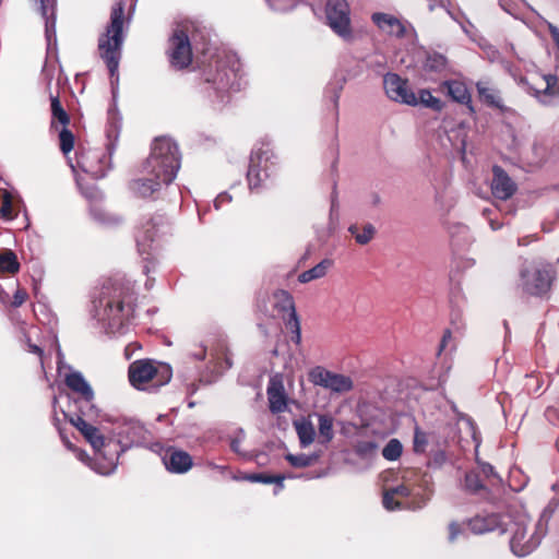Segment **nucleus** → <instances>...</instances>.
<instances>
[{
  "label": "nucleus",
  "mask_w": 559,
  "mask_h": 559,
  "mask_svg": "<svg viewBox=\"0 0 559 559\" xmlns=\"http://www.w3.org/2000/svg\"><path fill=\"white\" fill-rule=\"evenodd\" d=\"M403 453V444L399 439H391L382 449V456L386 461H396Z\"/></svg>",
  "instance_id": "obj_39"
},
{
  "label": "nucleus",
  "mask_w": 559,
  "mask_h": 559,
  "mask_svg": "<svg viewBox=\"0 0 559 559\" xmlns=\"http://www.w3.org/2000/svg\"><path fill=\"white\" fill-rule=\"evenodd\" d=\"M126 4V0H119L112 5L106 32L98 39V50L108 68L110 76H115L118 71L121 47L124 39L123 26L132 17L135 0H130L127 15L124 13Z\"/></svg>",
  "instance_id": "obj_3"
},
{
  "label": "nucleus",
  "mask_w": 559,
  "mask_h": 559,
  "mask_svg": "<svg viewBox=\"0 0 559 559\" xmlns=\"http://www.w3.org/2000/svg\"><path fill=\"white\" fill-rule=\"evenodd\" d=\"M205 356V349L202 350L201 355L199 356L200 359H203Z\"/></svg>",
  "instance_id": "obj_58"
},
{
  "label": "nucleus",
  "mask_w": 559,
  "mask_h": 559,
  "mask_svg": "<svg viewBox=\"0 0 559 559\" xmlns=\"http://www.w3.org/2000/svg\"><path fill=\"white\" fill-rule=\"evenodd\" d=\"M28 298V294L24 288H17L13 295L11 306L13 308L21 307Z\"/></svg>",
  "instance_id": "obj_52"
},
{
  "label": "nucleus",
  "mask_w": 559,
  "mask_h": 559,
  "mask_svg": "<svg viewBox=\"0 0 559 559\" xmlns=\"http://www.w3.org/2000/svg\"><path fill=\"white\" fill-rule=\"evenodd\" d=\"M440 90L453 100L462 105L468 106L473 111L472 96L466 84L459 80H448L441 83Z\"/></svg>",
  "instance_id": "obj_15"
},
{
  "label": "nucleus",
  "mask_w": 559,
  "mask_h": 559,
  "mask_svg": "<svg viewBox=\"0 0 559 559\" xmlns=\"http://www.w3.org/2000/svg\"><path fill=\"white\" fill-rule=\"evenodd\" d=\"M248 480L252 483H262V484H277L282 489L284 487L283 481L285 479L284 475H271L266 473H257L250 474L246 477Z\"/></svg>",
  "instance_id": "obj_41"
},
{
  "label": "nucleus",
  "mask_w": 559,
  "mask_h": 559,
  "mask_svg": "<svg viewBox=\"0 0 559 559\" xmlns=\"http://www.w3.org/2000/svg\"><path fill=\"white\" fill-rule=\"evenodd\" d=\"M274 157L272 148L265 144L252 151L247 171V180L251 190L262 188L271 178L275 167V163L272 160Z\"/></svg>",
  "instance_id": "obj_6"
},
{
  "label": "nucleus",
  "mask_w": 559,
  "mask_h": 559,
  "mask_svg": "<svg viewBox=\"0 0 559 559\" xmlns=\"http://www.w3.org/2000/svg\"><path fill=\"white\" fill-rule=\"evenodd\" d=\"M106 153L100 150H81L76 153L78 166L94 178L106 175Z\"/></svg>",
  "instance_id": "obj_12"
},
{
  "label": "nucleus",
  "mask_w": 559,
  "mask_h": 559,
  "mask_svg": "<svg viewBox=\"0 0 559 559\" xmlns=\"http://www.w3.org/2000/svg\"><path fill=\"white\" fill-rule=\"evenodd\" d=\"M526 380H530V381H531V380H535V378H534L533 376H527V374H526ZM528 384H530V383H528V381H526V386H527Z\"/></svg>",
  "instance_id": "obj_57"
},
{
  "label": "nucleus",
  "mask_w": 559,
  "mask_h": 559,
  "mask_svg": "<svg viewBox=\"0 0 559 559\" xmlns=\"http://www.w3.org/2000/svg\"><path fill=\"white\" fill-rule=\"evenodd\" d=\"M146 430L138 420H126L119 431V436L127 439L130 443H139L145 439Z\"/></svg>",
  "instance_id": "obj_25"
},
{
  "label": "nucleus",
  "mask_w": 559,
  "mask_h": 559,
  "mask_svg": "<svg viewBox=\"0 0 559 559\" xmlns=\"http://www.w3.org/2000/svg\"><path fill=\"white\" fill-rule=\"evenodd\" d=\"M225 362H226V367H227V368H230V367H231V365H233V362H231V360H230V358H229V357H226V358H225Z\"/></svg>",
  "instance_id": "obj_56"
},
{
  "label": "nucleus",
  "mask_w": 559,
  "mask_h": 559,
  "mask_svg": "<svg viewBox=\"0 0 559 559\" xmlns=\"http://www.w3.org/2000/svg\"><path fill=\"white\" fill-rule=\"evenodd\" d=\"M181 155L178 144L168 136L156 138L151 153L143 164L141 178L130 181L129 188L139 198H150L163 186L170 185L180 168Z\"/></svg>",
  "instance_id": "obj_1"
},
{
  "label": "nucleus",
  "mask_w": 559,
  "mask_h": 559,
  "mask_svg": "<svg viewBox=\"0 0 559 559\" xmlns=\"http://www.w3.org/2000/svg\"><path fill=\"white\" fill-rule=\"evenodd\" d=\"M167 223V219L164 215H156L146 221L145 224L142 225V236L138 235V241L143 240L144 242H152L155 239V236L160 227H164Z\"/></svg>",
  "instance_id": "obj_26"
},
{
  "label": "nucleus",
  "mask_w": 559,
  "mask_h": 559,
  "mask_svg": "<svg viewBox=\"0 0 559 559\" xmlns=\"http://www.w3.org/2000/svg\"><path fill=\"white\" fill-rule=\"evenodd\" d=\"M556 278L557 270L554 264L540 262L534 265L531 273L526 275V294L548 298Z\"/></svg>",
  "instance_id": "obj_8"
},
{
  "label": "nucleus",
  "mask_w": 559,
  "mask_h": 559,
  "mask_svg": "<svg viewBox=\"0 0 559 559\" xmlns=\"http://www.w3.org/2000/svg\"><path fill=\"white\" fill-rule=\"evenodd\" d=\"M135 285L127 280L106 281L93 300L94 317L111 332L122 330L134 317Z\"/></svg>",
  "instance_id": "obj_2"
},
{
  "label": "nucleus",
  "mask_w": 559,
  "mask_h": 559,
  "mask_svg": "<svg viewBox=\"0 0 559 559\" xmlns=\"http://www.w3.org/2000/svg\"><path fill=\"white\" fill-rule=\"evenodd\" d=\"M476 87H477L479 99L483 103H485L486 105H488L490 107H496V108H499L501 106L500 98H499L497 92L493 88L489 87L487 85V83L478 82L476 84Z\"/></svg>",
  "instance_id": "obj_35"
},
{
  "label": "nucleus",
  "mask_w": 559,
  "mask_h": 559,
  "mask_svg": "<svg viewBox=\"0 0 559 559\" xmlns=\"http://www.w3.org/2000/svg\"><path fill=\"white\" fill-rule=\"evenodd\" d=\"M551 39L557 48L556 60V74L537 75L536 82H533L530 90L533 95L545 105H550L556 98H559V28L552 24L548 26Z\"/></svg>",
  "instance_id": "obj_7"
},
{
  "label": "nucleus",
  "mask_w": 559,
  "mask_h": 559,
  "mask_svg": "<svg viewBox=\"0 0 559 559\" xmlns=\"http://www.w3.org/2000/svg\"><path fill=\"white\" fill-rule=\"evenodd\" d=\"M451 340H452V332H451V330L447 329L443 332V335H442V338H441V342H440V345H439V350H438L439 355L445 349L448 343Z\"/></svg>",
  "instance_id": "obj_54"
},
{
  "label": "nucleus",
  "mask_w": 559,
  "mask_h": 559,
  "mask_svg": "<svg viewBox=\"0 0 559 559\" xmlns=\"http://www.w3.org/2000/svg\"><path fill=\"white\" fill-rule=\"evenodd\" d=\"M285 325L287 329L292 332V341L299 345L301 343V328H300V321L297 313H293L292 319H285Z\"/></svg>",
  "instance_id": "obj_45"
},
{
  "label": "nucleus",
  "mask_w": 559,
  "mask_h": 559,
  "mask_svg": "<svg viewBox=\"0 0 559 559\" xmlns=\"http://www.w3.org/2000/svg\"><path fill=\"white\" fill-rule=\"evenodd\" d=\"M557 448H558V450H559V438H558V441H557Z\"/></svg>",
  "instance_id": "obj_62"
},
{
  "label": "nucleus",
  "mask_w": 559,
  "mask_h": 559,
  "mask_svg": "<svg viewBox=\"0 0 559 559\" xmlns=\"http://www.w3.org/2000/svg\"><path fill=\"white\" fill-rule=\"evenodd\" d=\"M50 110H51V128H57L56 122H59L62 127L70 124V116L61 105L59 95L50 94Z\"/></svg>",
  "instance_id": "obj_28"
},
{
  "label": "nucleus",
  "mask_w": 559,
  "mask_h": 559,
  "mask_svg": "<svg viewBox=\"0 0 559 559\" xmlns=\"http://www.w3.org/2000/svg\"><path fill=\"white\" fill-rule=\"evenodd\" d=\"M477 464L479 468L477 472L480 473V476L483 477L484 481H486L487 486L492 489L500 488L502 479L495 471V467L489 463L480 462L478 459Z\"/></svg>",
  "instance_id": "obj_32"
},
{
  "label": "nucleus",
  "mask_w": 559,
  "mask_h": 559,
  "mask_svg": "<svg viewBox=\"0 0 559 559\" xmlns=\"http://www.w3.org/2000/svg\"><path fill=\"white\" fill-rule=\"evenodd\" d=\"M266 393L270 411L273 414L285 412L287 407V396L283 383L281 381L271 380Z\"/></svg>",
  "instance_id": "obj_18"
},
{
  "label": "nucleus",
  "mask_w": 559,
  "mask_h": 559,
  "mask_svg": "<svg viewBox=\"0 0 559 559\" xmlns=\"http://www.w3.org/2000/svg\"><path fill=\"white\" fill-rule=\"evenodd\" d=\"M333 265L331 259H323L320 263L311 267L310 270L304 271L299 274L298 281L300 283H309L314 280L322 278L326 275L329 269Z\"/></svg>",
  "instance_id": "obj_29"
},
{
  "label": "nucleus",
  "mask_w": 559,
  "mask_h": 559,
  "mask_svg": "<svg viewBox=\"0 0 559 559\" xmlns=\"http://www.w3.org/2000/svg\"><path fill=\"white\" fill-rule=\"evenodd\" d=\"M294 427L301 448H307L314 441L316 430L314 426L309 419L301 418L299 420H295Z\"/></svg>",
  "instance_id": "obj_27"
},
{
  "label": "nucleus",
  "mask_w": 559,
  "mask_h": 559,
  "mask_svg": "<svg viewBox=\"0 0 559 559\" xmlns=\"http://www.w3.org/2000/svg\"><path fill=\"white\" fill-rule=\"evenodd\" d=\"M548 158V147L542 142H535L532 145V158L530 165L540 167Z\"/></svg>",
  "instance_id": "obj_38"
},
{
  "label": "nucleus",
  "mask_w": 559,
  "mask_h": 559,
  "mask_svg": "<svg viewBox=\"0 0 559 559\" xmlns=\"http://www.w3.org/2000/svg\"><path fill=\"white\" fill-rule=\"evenodd\" d=\"M377 449L378 444L374 441H358L354 447L355 453L361 459L371 457Z\"/></svg>",
  "instance_id": "obj_46"
},
{
  "label": "nucleus",
  "mask_w": 559,
  "mask_h": 559,
  "mask_svg": "<svg viewBox=\"0 0 559 559\" xmlns=\"http://www.w3.org/2000/svg\"><path fill=\"white\" fill-rule=\"evenodd\" d=\"M171 376L173 371L168 365L151 359L134 360L128 369L129 381L138 390H144L148 384L162 386L170 381Z\"/></svg>",
  "instance_id": "obj_5"
},
{
  "label": "nucleus",
  "mask_w": 559,
  "mask_h": 559,
  "mask_svg": "<svg viewBox=\"0 0 559 559\" xmlns=\"http://www.w3.org/2000/svg\"><path fill=\"white\" fill-rule=\"evenodd\" d=\"M166 469L173 474H185L193 466L192 456L176 447H168L162 456Z\"/></svg>",
  "instance_id": "obj_14"
},
{
  "label": "nucleus",
  "mask_w": 559,
  "mask_h": 559,
  "mask_svg": "<svg viewBox=\"0 0 559 559\" xmlns=\"http://www.w3.org/2000/svg\"><path fill=\"white\" fill-rule=\"evenodd\" d=\"M233 449H238V445H235V442L231 443Z\"/></svg>",
  "instance_id": "obj_60"
},
{
  "label": "nucleus",
  "mask_w": 559,
  "mask_h": 559,
  "mask_svg": "<svg viewBox=\"0 0 559 559\" xmlns=\"http://www.w3.org/2000/svg\"><path fill=\"white\" fill-rule=\"evenodd\" d=\"M233 449H238V445H235V442L231 443Z\"/></svg>",
  "instance_id": "obj_61"
},
{
  "label": "nucleus",
  "mask_w": 559,
  "mask_h": 559,
  "mask_svg": "<svg viewBox=\"0 0 559 559\" xmlns=\"http://www.w3.org/2000/svg\"><path fill=\"white\" fill-rule=\"evenodd\" d=\"M325 16L331 29L344 39L352 38L350 8L346 0H328Z\"/></svg>",
  "instance_id": "obj_9"
},
{
  "label": "nucleus",
  "mask_w": 559,
  "mask_h": 559,
  "mask_svg": "<svg viewBox=\"0 0 559 559\" xmlns=\"http://www.w3.org/2000/svg\"><path fill=\"white\" fill-rule=\"evenodd\" d=\"M348 231L355 237L356 242L359 245H367L376 234V229L371 224L364 225L361 230L357 225H352Z\"/></svg>",
  "instance_id": "obj_37"
},
{
  "label": "nucleus",
  "mask_w": 559,
  "mask_h": 559,
  "mask_svg": "<svg viewBox=\"0 0 559 559\" xmlns=\"http://www.w3.org/2000/svg\"><path fill=\"white\" fill-rule=\"evenodd\" d=\"M234 76L235 74L226 67H216V73L214 75L207 73L205 82L212 84L217 96L222 97L230 88Z\"/></svg>",
  "instance_id": "obj_20"
},
{
  "label": "nucleus",
  "mask_w": 559,
  "mask_h": 559,
  "mask_svg": "<svg viewBox=\"0 0 559 559\" xmlns=\"http://www.w3.org/2000/svg\"><path fill=\"white\" fill-rule=\"evenodd\" d=\"M464 487L472 495H479L487 500L491 499L492 488L487 486L477 471H471L465 474Z\"/></svg>",
  "instance_id": "obj_21"
},
{
  "label": "nucleus",
  "mask_w": 559,
  "mask_h": 559,
  "mask_svg": "<svg viewBox=\"0 0 559 559\" xmlns=\"http://www.w3.org/2000/svg\"><path fill=\"white\" fill-rule=\"evenodd\" d=\"M20 262L16 254L7 249L0 253V272L15 274L20 271Z\"/></svg>",
  "instance_id": "obj_34"
},
{
  "label": "nucleus",
  "mask_w": 559,
  "mask_h": 559,
  "mask_svg": "<svg viewBox=\"0 0 559 559\" xmlns=\"http://www.w3.org/2000/svg\"><path fill=\"white\" fill-rule=\"evenodd\" d=\"M0 214L4 219L11 221L15 217L12 198L8 191H4L1 199Z\"/></svg>",
  "instance_id": "obj_49"
},
{
  "label": "nucleus",
  "mask_w": 559,
  "mask_h": 559,
  "mask_svg": "<svg viewBox=\"0 0 559 559\" xmlns=\"http://www.w3.org/2000/svg\"><path fill=\"white\" fill-rule=\"evenodd\" d=\"M417 105H421V106L432 109L433 111H437V112L442 111V109L444 107L443 102L440 98L435 97L431 94V92L427 88L419 90L418 95H416L415 106H417Z\"/></svg>",
  "instance_id": "obj_31"
},
{
  "label": "nucleus",
  "mask_w": 559,
  "mask_h": 559,
  "mask_svg": "<svg viewBox=\"0 0 559 559\" xmlns=\"http://www.w3.org/2000/svg\"><path fill=\"white\" fill-rule=\"evenodd\" d=\"M331 374V371L324 369L323 367H314L309 371V381L312 382L314 385H320L325 388L329 377Z\"/></svg>",
  "instance_id": "obj_43"
},
{
  "label": "nucleus",
  "mask_w": 559,
  "mask_h": 559,
  "mask_svg": "<svg viewBox=\"0 0 559 559\" xmlns=\"http://www.w3.org/2000/svg\"><path fill=\"white\" fill-rule=\"evenodd\" d=\"M449 542L453 543L462 533V526L457 522H451L449 524Z\"/></svg>",
  "instance_id": "obj_53"
},
{
  "label": "nucleus",
  "mask_w": 559,
  "mask_h": 559,
  "mask_svg": "<svg viewBox=\"0 0 559 559\" xmlns=\"http://www.w3.org/2000/svg\"><path fill=\"white\" fill-rule=\"evenodd\" d=\"M169 63L176 70L187 69L192 63V48L188 32L176 28L169 38L167 50Z\"/></svg>",
  "instance_id": "obj_10"
},
{
  "label": "nucleus",
  "mask_w": 559,
  "mask_h": 559,
  "mask_svg": "<svg viewBox=\"0 0 559 559\" xmlns=\"http://www.w3.org/2000/svg\"><path fill=\"white\" fill-rule=\"evenodd\" d=\"M447 60L441 55H435L427 59L426 67L431 71H441L445 68Z\"/></svg>",
  "instance_id": "obj_51"
},
{
  "label": "nucleus",
  "mask_w": 559,
  "mask_h": 559,
  "mask_svg": "<svg viewBox=\"0 0 559 559\" xmlns=\"http://www.w3.org/2000/svg\"><path fill=\"white\" fill-rule=\"evenodd\" d=\"M34 1L38 5L39 12L46 22V27L48 28L49 25L53 26L55 21H56L53 3H50L49 0H34Z\"/></svg>",
  "instance_id": "obj_42"
},
{
  "label": "nucleus",
  "mask_w": 559,
  "mask_h": 559,
  "mask_svg": "<svg viewBox=\"0 0 559 559\" xmlns=\"http://www.w3.org/2000/svg\"><path fill=\"white\" fill-rule=\"evenodd\" d=\"M383 85L390 99L415 107L416 94L411 88L408 80L402 79L396 73H386L383 78Z\"/></svg>",
  "instance_id": "obj_11"
},
{
  "label": "nucleus",
  "mask_w": 559,
  "mask_h": 559,
  "mask_svg": "<svg viewBox=\"0 0 559 559\" xmlns=\"http://www.w3.org/2000/svg\"><path fill=\"white\" fill-rule=\"evenodd\" d=\"M69 421L82 433L95 451V469L102 475L111 474L122 452L118 442L107 440L98 428L83 417H70Z\"/></svg>",
  "instance_id": "obj_4"
},
{
  "label": "nucleus",
  "mask_w": 559,
  "mask_h": 559,
  "mask_svg": "<svg viewBox=\"0 0 559 559\" xmlns=\"http://www.w3.org/2000/svg\"><path fill=\"white\" fill-rule=\"evenodd\" d=\"M490 225H491L492 229H498V228L500 227V226H496V225L493 224V222H491V223H490Z\"/></svg>",
  "instance_id": "obj_59"
},
{
  "label": "nucleus",
  "mask_w": 559,
  "mask_h": 559,
  "mask_svg": "<svg viewBox=\"0 0 559 559\" xmlns=\"http://www.w3.org/2000/svg\"><path fill=\"white\" fill-rule=\"evenodd\" d=\"M523 540H524V530L516 531L510 540L511 551L518 557L524 556Z\"/></svg>",
  "instance_id": "obj_50"
},
{
  "label": "nucleus",
  "mask_w": 559,
  "mask_h": 559,
  "mask_svg": "<svg viewBox=\"0 0 559 559\" xmlns=\"http://www.w3.org/2000/svg\"><path fill=\"white\" fill-rule=\"evenodd\" d=\"M64 384L75 397L91 396L94 393L93 388L79 371H71L64 377Z\"/></svg>",
  "instance_id": "obj_22"
},
{
  "label": "nucleus",
  "mask_w": 559,
  "mask_h": 559,
  "mask_svg": "<svg viewBox=\"0 0 559 559\" xmlns=\"http://www.w3.org/2000/svg\"><path fill=\"white\" fill-rule=\"evenodd\" d=\"M353 381L349 377L331 372L325 389L335 392H347L352 390Z\"/></svg>",
  "instance_id": "obj_36"
},
{
  "label": "nucleus",
  "mask_w": 559,
  "mask_h": 559,
  "mask_svg": "<svg viewBox=\"0 0 559 559\" xmlns=\"http://www.w3.org/2000/svg\"><path fill=\"white\" fill-rule=\"evenodd\" d=\"M491 170L490 190L493 198L501 201L511 199L518 190L516 182L499 165H493Z\"/></svg>",
  "instance_id": "obj_13"
},
{
  "label": "nucleus",
  "mask_w": 559,
  "mask_h": 559,
  "mask_svg": "<svg viewBox=\"0 0 559 559\" xmlns=\"http://www.w3.org/2000/svg\"><path fill=\"white\" fill-rule=\"evenodd\" d=\"M500 524L499 515L491 513L476 515L468 521V527L475 534H485L495 531Z\"/></svg>",
  "instance_id": "obj_24"
},
{
  "label": "nucleus",
  "mask_w": 559,
  "mask_h": 559,
  "mask_svg": "<svg viewBox=\"0 0 559 559\" xmlns=\"http://www.w3.org/2000/svg\"><path fill=\"white\" fill-rule=\"evenodd\" d=\"M333 423L334 419L329 414H319L318 415V429H319V436L318 441L321 444H328L332 441L334 438V430H333Z\"/></svg>",
  "instance_id": "obj_30"
},
{
  "label": "nucleus",
  "mask_w": 559,
  "mask_h": 559,
  "mask_svg": "<svg viewBox=\"0 0 559 559\" xmlns=\"http://www.w3.org/2000/svg\"><path fill=\"white\" fill-rule=\"evenodd\" d=\"M91 215L95 222L105 226H116L121 223L119 217L110 215L97 206L91 209Z\"/></svg>",
  "instance_id": "obj_40"
},
{
  "label": "nucleus",
  "mask_w": 559,
  "mask_h": 559,
  "mask_svg": "<svg viewBox=\"0 0 559 559\" xmlns=\"http://www.w3.org/2000/svg\"><path fill=\"white\" fill-rule=\"evenodd\" d=\"M392 492H394L395 497L402 501H412L413 499L418 500L421 496H427L426 493H413L412 489L407 485H399L396 487L391 488Z\"/></svg>",
  "instance_id": "obj_48"
},
{
  "label": "nucleus",
  "mask_w": 559,
  "mask_h": 559,
  "mask_svg": "<svg viewBox=\"0 0 559 559\" xmlns=\"http://www.w3.org/2000/svg\"><path fill=\"white\" fill-rule=\"evenodd\" d=\"M320 459L319 453H312V454H292L288 453L285 455V460L289 463L290 466L296 468H305L313 465L317 463Z\"/></svg>",
  "instance_id": "obj_33"
},
{
  "label": "nucleus",
  "mask_w": 559,
  "mask_h": 559,
  "mask_svg": "<svg viewBox=\"0 0 559 559\" xmlns=\"http://www.w3.org/2000/svg\"><path fill=\"white\" fill-rule=\"evenodd\" d=\"M428 500L429 496H421L418 500L413 499L412 501H402L395 497L394 492H392V489L390 488L383 492L382 503L389 511L401 509L417 510L421 509Z\"/></svg>",
  "instance_id": "obj_17"
},
{
  "label": "nucleus",
  "mask_w": 559,
  "mask_h": 559,
  "mask_svg": "<svg viewBox=\"0 0 559 559\" xmlns=\"http://www.w3.org/2000/svg\"><path fill=\"white\" fill-rule=\"evenodd\" d=\"M429 443L428 435L423 431L418 426L415 427L414 430V442L413 450L415 453H424Z\"/></svg>",
  "instance_id": "obj_47"
},
{
  "label": "nucleus",
  "mask_w": 559,
  "mask_h": 559,
  "mask_svg": "<svg viewBox=\"0 0 559 559\" xmlns=\"http://www.w3.org/2000/svg\"><path fill=\"white\" fill-rule=\"evenodd\" d=\"M73 403L76 412L70 417H83V419L95 420L99 416V408L95 404V393H92L91 396H81L74 397ZM68 417V415H66Z\"/></svg>",
  "instance_id": "obj_19"
},
{
  "label": "nucleus",
  "mask_w": 559,
  "mask_h": 559,
  "mask_svg": "<svg viewBox=\"0 0 559 559\" xmlns=\"http://www.w3.org/2000/svg\"><path fill=\"white\" fill-rule=\"evenodd\" d=\"M273 307L283 314V319H292L293 313H297L294 297L285 289H277L273 293Z\"/></svg>",
  "instance_id": "obj_23"
},
{
  "label": "nucleus",
  "mask_w": 559,
  "mask_h": 559,
  "mask_svg": "<svg viewBox=\"0 0 559 559\" xmlns=\"http://www.w3.org/2000/svg\"><path fill=\"white\" fill-rule=\"evenodd\" d=\"M29 350L32 353L38 355L39 357H41L43 354H44L43 349L39 346H37V345H29Z\"/></svg>",
  "instance_id": "obj_55"
},
{
  "label": "nucleus",
  "mask_w": 559,
  "mask_h": 559,
  "mask_svg": "<svg viewBox=\"0 0 559 559\" xmlns=\"http://www.w3.org/2000/svg\"><path fill=\"white\" fill-rule=\"evenodd\" d=\"M59 142L61 152L67 155L74 147V134L72 131L68 129V127H62V130L59 133Z\"/></svg>",
  "instance_id": "obj_44"
},
{
  "label": "nucleus",
  "mask_w": 559,
  "mask_h": 559,
  "mask_svg": "<svg viewBox=\"0 0 559 559\" xmlns=\"http://www.w3.org/2000/svg\"><path fill=\"white\" fill-rule=\"evenodd\" d=\"M371 20L379 28L397 38H402L406 34L405 25L394 15L377 12L372 14Z\"/></svg>",
  "instance_id": "obj_16"
}]
</instances>
